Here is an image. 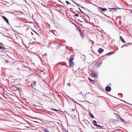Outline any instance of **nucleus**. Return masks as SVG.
<instances>
[{"mask_svg":"<svg viewBox=\"0 0 132 132\" xmlns=\"http://www.w3.org/2000/svg\"><path fill=\"white\" fill-rule=\"evenodd\" d=\"M78 9H79V10H80V11L81 12H82V13H84V12H82L81 10V9L79 8V7H78Z\"/></svg>","mask_w":132,"mask_h":132,"instance_id":"nucleus-25","label":"nucleus"},{"mask_svg":"<svg viewBox=\"0 0 132 132\" xmlns=\"http://www.w3.org/2000/svg\"><path fill=\"white\" fill-rule=\"evenodd\" d=\"M76 4L77 5H78V6L81 7V6L79 5H80L78 3H76Z\"/></svg>","mask_w":132,"mask_h":132,"instance_id":"nucleus-27","label":"nucleus"},{"mask_svg":"<svg viewBox=\"0 0 132 132\" xmlns=\"http://www.w3.org/2000/svg\"><path fill=\"white\" fill-rule=\"evenodd\" d=\"M74 102H75V103H76L77 104H78L80 106V107H82V108H83V107H84L83 106V105H81V104H79V103H77V102H76V101H74Z\"/></svg>","mask_w":132,"mask_h":132,"instance_id":"nucleus-12","label":"nucleus"},{"mask_svg":"<svg viewBox=\"0 0 132 132\" xmlns=\"http://www.w3.org/2000/svg\"><path fill=\"white\" fill-rule=\"evenodd\" d=\"M121 101H122V100H121ZM122 101H123L122 100Z\"/></svg>","mask_w":132,"mask_h":132,"instance_id":"nucleus-44","label":"nucleus"},{"mask_svg":"<svg viewBox=\"0 0 132 132\" xmlns=\"http://www.w3.org/2000/svg\"><path fill=\"white\" fill-rule=\"evenodd\" d=\"M93 124L94 125L95 124H96L97 123V122L95 120L93 121Z\"/></svg>","mask_w":132,"mask_h":132,"instance_id":"nucleus-20","label":"nucleus"},{"mask_svg":"<svg viewBox=\"0 0 132 132\" xmlns=\"http://www.w3.org/2000/svg\"><path fill=\"white\" fill-rule=\"evenodd\" d=\"M36 81H35L34 82H33V84L34 85V86H35L36 84Z\"/></svg>","mask_w":132,"mask_h":132,"instance_id":"nucleus-24","label":"nucleus"},{"mask_svg":"<svg viewBox=\"0 0 132 132\" xmlns=\"http://www.w3.org/2000/svg\"><path fill=\"white\" fill-rule=\"evenodd\" d=\"M72 110L73 111H75V109H72Z\"/></svg>","mask_w":132,"mask_h":132,"instance_id":"nucleus-35","label":"nucleus"},{"mask_svg":"<svg viewBox=\"0 0 132 132\" xmlns=\"http://www.w3.org/2000/svg\"><path fill=\"white\" fill-rule=\"evenodd\" d=\"M120 120H121V121L125 123L126 122V121L124 119H122L121 117H120Z\"/></svg>","mask_w":132,"mask_h":132,"instance_id":"nucleus-14","label":"nucleus"},{"mask_svg":"<svg viewBox=\"0 0 132 132\" xmlns=\"http://www.w3.org/2000/svg\"><path fill=\"white\" fill-rule=\"evenodd\" d=\"M94 125L97 127H103L102 126H101L100 125H98L97 124H95Z\"/></svg>","mask_w":132,"mask_h":132,"instance_id":"nucleus-15","label":"nucleus"},{"mask_svg":"<svg viewBox=\"0 0 132 132\" xmlns=\"http://www.w3.org/2000/svg\"><path fill=\"white\" fill-rule=\"evenodd\" d=\"M0 49L3 50H6V48L5 47L3 46H1L0 45Z\"/></svg>","mask_w":132,"mask_h":132,"instance_id":"nucleus-11","label":"nucleus"},{"mask_svg":"<svg viewBox=\"0 0 132 132\" xmlns=\"http://www.w3.org/2000/svg\"><path fill=\"white\" fill-rule=\"evenodd\" d=\"M120 39L121 41L123 43H126V42L125 41L124 39L122 38V36H120Z\"/></svg>","mask_w":132,"mask_h":132,"instance_id":"nucleus-9","label":"nucleus"},{"mask_svg":"<svg viewBox=\"0 0 132 132\" xmlns=\"http://www.w3.org/2000/svg\"><path fill=\"white\" fill-rule=\"evenodd\" d=\"M51 31L55 35V33H56V32L55 31L53 30H52Z\"/></svg>","mask_w":132,"mask_h":132,"instance_id":"nucleus-13","label":"nucleus"},{"mask_svg":"<svg viewBox=\"0 0 132 132\" xmlns=\"http://www.w3.org/2000/svg\"><path fill=\"white\" fill-rule=\"evenodd\" d=\"M109 9H111L112 10H110V11H114L115 9H116V8H109Z\"/></svg>","mask_w":132,"mask_h":132,"instance_id":"nucleus-19","label":"nucleus"},{"mask_svg":"<svg viewBox=\"0 0 132 132\" xmlns=\"http://www.w3.org/2000/svg\"><path fill=\"white\" fill-rule=\"evenodd\" d=\"M15 87L17 89H18V88L17 87Z\"/></svg>","mask_w":132,"mask_h":132,"instance_id":"nucleus-42","label":"nucleus"},{"mask_svg":"<svg viewBox=\"0 0 132 132\" xmlns=\"http://www.w3.org/2000/svg\"><path fill=\"white\" fill-rule=\"evenodd\" d=\"M73 60V59L72 58H70L69 60V65L71 66H72L74 64Z\"/></svg>","mask_w":132,"mask_h":132,"instance_id":"nucleus-1","label":"nucleus"},{"mask_svg":"<svg viewBox=\"0 0 132 132\" xmlns=\"http://www.w3.org/2000/svg\"><path fill=\"white\" fill-rule=\"evenodd\" d=\"M100 8L102 10L101 11H100V12L103 14H104L102 12L107 10V9L105 8H102V7H100Z\"/></svg>","mask_w":132,"mask_h":132,"instance_id":"nucleus-3","label":"nucleus"},{"mask_svg":"<svg viewBox=\"0 0 132 132\" xmlns=\"http://www.w3.org/2000/svg\"><path fill=\"white\" fill-rule=\"evenodd\" d=\"M115 53V52L114 51H111V52H110L108 53L107 54H106V55H109V56H110V55H112L113 54Z\"/></svg>","mask_w":132,"mask_h":132,"instance_id":"nucleus-5","label":"nucleus"},{"mask_svg":"<svg viewBox=\"0 0 132 132\" xmlns=\"http://www.w3.org/2000/svg\"><path fill=\"white\" fill-rule=\"evenodd\" d=\"M66 3L67 4H70L71 5L72 4H71L69 2V1H66Z\"/></svg>","mask_w":132,"mask_h":132,"instance_id":"nucleus-21","label":"nucleus"},{"mask_svg":"<svg viewBox=\"0 0 132 132\" xmlns=\"http://www.w3.org/2000/svg\"><path fill=\"white\" fill-rule=\"evenodd\" d=\"M125 102V103H127V104H129L130 105V104H129V103H127V102Z\"/></svg>","mask_w":132,"mask_h":132,"instance_id":"nucleus-33","label":"nucleus"},{"mask_svg":"<svg viewBox=\"0 0 132 132\" xmlns=\"http://www.w3.org/2000/svg\"><path fill=\"white\" fill-rule=\"evenodd\" d=\"M130 13H132V11H131V12H130Z\"/></svg>","mask_w":132,"mask_h":132,"instance_id":"nucleus-38","label":"nucleus"},{"mask_svg":"<svg viewBox=\"0 0 132 132\" xmlns=\"http://www.w3.org/2000/svg\"><path fill=\"white\" fill-rule=\"evenodd\" d=\"M82 7L84 9V7Z\"/></svg>","mask_w":132,"mask_h":132,"instance_id":"nucleus-39","label":"nucleus"},{"mask_svg":"<svg viewBox=\"0 0 132 132\" xmlns=\"http://www.w3.org/2000/svg\"><path fill=\"white\" fill-rule=\"evenodd\" d=\"M88 79L93 84H95V81L94 80H92L89 78Z\"/></svg>","mask_w":132,"mask_h":132,"instance_id":"nucleus-8","label":"nucleus"},{"mask_svg":"<svg viewBox=\"0 0 132 132\" xmlns=\"http://www.w3.org/2000/svg\"><path fill=\"white\" fill-rule=\"evenodd\" d=\"M91 76L92 77L95 78H97V75L95 73H92Z\"/></svg>","mask_w":132,"mask_h":132,"instance_id":"nucleus-7","label":"nucleus"},{"mask_svg":"<svg viewBox=\"0 0 132 132\" xmlns=\"http://www.w3.org/2000/svg\"><path fill=\"white\" fill-rule=\"evenodd\" d=\"M2 17L4 19V20L6 22H7L8 24L9 23V20L6 18L4 16H2Z\"/></svg>","mask_w":132,"mask_h":132,"instance_id":"nucleus-4","label":"nucleus"},{"mask_svg":"<svg viewBox=\"0 0 132 132\" xmlns=\"http://www.w3.org/2000/svg\"><path fill=\"white\" fill-rule=\"evenodd\" d=\"M70 82H69V83L67 84V85H68L69 86H70Z\"/></svg>","mask_w":132,"mask_h":132,"instance_id":"nucleus-29","label":"nucleus"},{"mask_svg":"<svg viewBox=\"0 0 132 132\" xmlns=\"http://www.w3.org/2000/svg\"><path fill=\"white\" fill-rule=\"evenodd\" d=\"M44 130L45 132H50L46 128H44Z\"/></svg>","mask_w":132,"mask_h":132,"instance_id":"nucleus-16","label":"nucleus"},{"mask_svg":"<svg viewBox=\"0 0 132 132\" xmlns=\"http://www.w3.org/2000/svg\"><path fill=\"white\" fill-rule=\"evenodd\" d=\"M80 22H82V21H80V20H79Z\"/></svg>","mask_w":132,"mask_h":132,"instance_id":"nucleus-37","label":"nucleus"},{"mask_svg":"<svg viewBox=\"0 0 132 132\" xmlns=\"http://www.w3.org/2000/svg\"><path fill=\"white\" fill-rule=\"evenodd\" d=\"M102 63V62H100L98 63V64L97 67H100Z\"/></svg>","mask_w":132,"mask_h":132,"instance_id":"nucleus-18","label":"nucleus"},{"mask_svg":"<svg viewBox=\"0 0 132 132\" xmlns=\"http://www.w3.org/2000/svg\"><path fill=\"white\" fill-rule=\"evenodd\" d=\"M19 89H20V88H19Z\"/></svg>","mask_w":132,"mask_h":132,"instance_id":"nucleus-41","label":"nucleus"},{"mask_svg":"<svg viewBox=\"0 0 132 132\" xmlns=\"http://www.w3.org/2000/svg\"><path fill=\"white\" fill-rule=\"evenodd\" d=\"M72 1L75 4H76V3L74 1Z\"/></svg>","mask_w":132,"mask_h":132,"instance_id":"nucleus-31","label":"nucleus"},{"mask_svg":"<svg viewBox=\"0 0 132 132\" xmlns=\"http://www.w3.org/2000/svg\"><path fill=\"white\" fill-rule=\"evenodd\" d=\"M121 94V95L122 96H123V95H122V94Z\"/></svg>","mask_w":132,"mask_h":132,"instance_id":"nucleus-36","label":"nucleus"},{"mask_svg":"<svg viewBox=\"0 0 132 132\" xmlns=\"http://www.w3.org/2000/svg\"><path fill=\"white\" fill-rule=\"evenodd\" d=\"M5 61H6V62H9L8 61V60H5Z\"/></svg>","mask_w":132,"mask_h":132,"instance_id":"nucleus-34","label":"nucleus"},{"mask_svg":"<svg viewBox=\"0 0 132 132\" xmlns=\"http://www.w3.org/2000/svg\"><path fill=\"white\" fill-rule=\"evenodd\" d=\"M105 90L107 92H110L111 90V88L110 86H108L105 87Z\"/></svg>","mask_w":132,"mask_h":132,"instance_id":"nucleus-2","label":"nucleus"},{"mask_svg":"<svg viewBox=\"0 0 132 132\" xmlns=\"http://www.w3.org/2000/svg\"><path fill=\"white\" fill-rule=\"evenodd\" d=\"M90 117L92 118H94L93 114L91 113H90Z\"/></svg>","mask_w":132,"mask_h":132,"instance_id":"nucleus-17","label":"nucleus"},{"mask_svg":"<svg viewBox=\"0 0 132 132\" xmlns=\"http://www.w3.org/2000/svg\"><path fill=\"white\" fill-rule=\"evenodd\" d=\"M103 51L104 50L101 48H99L98 50V52L100 54L102 53L103 52Z\"/></svg>","mask_w":132,"mask_h":132,"instance_id":"nucleus-6","label":"nucleus"},{"mask_svg":"<svg viewBox=\"0 0 132 132\" xmlns=\"http://www.w3.org/2000/svg\"><path fill=\"white\" fill-rule=\"evenodd\" d=\"M75 16H79V14H76L75 15Z\"/></svg>","mask_w":132,"mask_h":132,"instance_id":"nucleus-26","label":"nucleus"},{"mask_svg":"<svg viewBox=\"0 0 132 132\" xmlns=\"http://www.w3.org/2000/svg\"><path fill=\"white\" fill-rule=\"evenodd\" d=\"M127 46V45H126L125 44H124L121 47V48H122L123 47H124V46Z\"/></svg>","mask_w":132,"mask_h":132,"instance_id":"nucleus-28","label":"nucleus"},{"mask_svg":"<svg viewBox=\"0 0 132 132\" xmlns=\"http://www.w3.org/2000/svg\"><path fill=\"white\" fill-rule=\"evenodd\" d=\"M79 31H80V35L81 36V37L82 38H83V33L82 31H81L80 30Z\"/></svg>","mask_w":132,"mask_h":132,"instance_id":"nucleus-10","label":"nucleus"},{"mask_svg":"<svg viewBox=\"0 0 132 132\" xmlns=\"http://www.w3.org/2000/svg\"><path fill=\"white\" fill-rule=\"evenodd\" d=\"M45 55H46V54H45Z\"/></svg>","mask_w":132,"mask_h":132,"instance_id":"nucleus-43","label":"nucleus"},{"mask_svg":"<svg viewBox=\"0 0 132 132\" xmlns=\"http://www.w3.org/2000/svg\"><path fill=\"white\" fill-rule=\"evenodd\" d=\"M51 110H54V111H58V110H57V109H53V108H52V109H51Z\"/></svg>","mask_w":132,"mask_h":132,"instance_id":"nucleus-23","label":"nucleus"},{"mask_svg":"<svg viewBox=\"0 0 132 132\" xmlns=\"http://www.w3.org/2000/svg\"><path fill=\"white\" fill-rule=\"evenodd\" d=\"M81 95H82L83 96V95L82 94H81Z\"/></svg>","mask_w":132,"mask_h":132,"instance_id":"nucleus-40","label":"nucleus"},{"mask_svg":"<svg viewBox=\"0 0 132 132\" xmlns=\"http://www.w3.org/2000/svg\"><path fill=\"white\" fill-rule=\"evenodd\" d=\"M34 32H35L36 34H38V33H37L34 30Z\"/></svg>","mask_w":132,"mask_h":132,"instance_id":"nucleus-32","label":"nucleus"},{"mask_svg":"<svg viewBox=\"0 0 132 132\" xmlns=\"http://www.w3.org/2000/svg\"><path fill=\"white\" fill-rule=\"evenodd\" d=\"M80 17H81V18H82L83 19V17H84V16H81V15H80Z\"/></svg>","mask_w":132,"mask_h":132,"instance_id":"nucleus-30","label":"nucleus"},{"mask_svg":"<svg viewBox=\"0 0 132 132\" xmlns=\"http://www.w3.org/2000/svg\"><path fill=\"white\" fill-rule=\"evenodd\" d=\"M68 97L70 99H71L72 100V101H74H74H75L72 98H71V97H70L69 96H68Z\"/></svg>","mask_w":132,"mask_h":132,"instance_id":"nucleus-22","label":"nucleus"}]
</instances>
